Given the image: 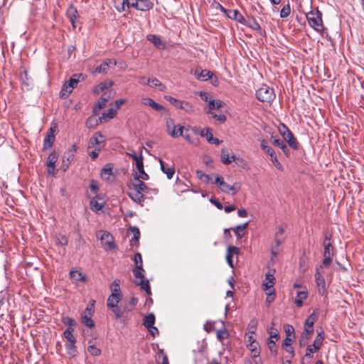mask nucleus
<instances>
[{"label": "nucleus", "mask_w": 364, "mask_h": 364, "mask_svg": "<svg viewBox=\"0 0 364 364\" xmlns=\"http://www.w3.org/2000/svg\"><path fill=\"white\" fill-rule=\"evenodd\" d=\"M136 268L134 269V275L135 277L134 283L141 286V289H144L147 294H151V288L149 284V281H144V269L142 267V257L141 255L139 252L134 255V257Z\"/></svg>", "instance_id": "1"}, {"label": "nucleus", "mask_w": 364, "mask_h": 364, "mask_svg": "<svg viewBox=\"0 0 364 364\" xmlns=\"http://www.w3.org/2000/svg\"><path fill=\"white\" fill-rule=\"evenodd\" d=\"M306 19L311 27L315 31L320 32L323 29V25L322 22V14L318 10L316 11H311L306 14Z\"/></svg>", "instance_id": "2"}, {"label": "nucleus", "mask_w": 364, "mask_h": 364, "mask_svg": "<svg viewBox=\"0 0 364 364\" xmlns=\"http://www.w3.org/2000/svg\"><path fill=\"white\" fill-rule=\"evenodd\" d=\"M258 100L263 102H270L275 97L274 90L266 85H262L256 92Z\"/></svg>", "instance_id": "3"}, {"label": "nucleus", "mask_w": 364, "mask_h": 364, "mask_svg": "<svg viewBox=\"0 0 364 364\" xmlns=\"http://www.w3.org/2000/svg\"><path fill=\"white\" fill-rule=\"evenodd\" d=\"M97 237L100 240L105 250H113L115 247L112 235L107 231L100 230L97 232Z\"/></svg>", "instance_id": "4"}, {"label": "nucleus", "mask_w": 364, "mask_h": 364, "mask_svg": "<svg viewBox=\"0 0 364 364\" xmlns=\"http://www.w3.org/2000/svg\"><path fill=\"white\" fill-rule=\"evenodd\" d=\"M166 129L168 134H170L173 138H178L183 135V132L184 131V127L180 124L176 125L174 124V121L171 118L166 119Z\"/></svg>", "instance_id": "5"}, {"label": "nucleus", "mask_w": 364, "mask_h": 364, "mask_svg": "<svg viewBox=\"0 0 364 364\" xmlns=\"http://www.w3.org/2000/svg\"><path fill=\"white\" fill-rule=\"evenodd\" d=\"M165 98L176 108L184 110L187 113H191L194 110L193 105L188 102L181 101L172 97H165Z\"/></svg>", "instance_id": "6"}, {"label": "nucleus", "mask_w": 364, "mask_h": 364, "mask_svg": "<svg viewBox=\"0 0 364 364\" xmlns=\"http://www.w3.org/2000/svg\"><path fill=\"white\" fill-rule=\"evenodd\" d=\"M72 77L68 82H65L63 86L60 91V96L63 98L67 97L73 91V90L77 86L79 80Z\"/></svg>", "instance_id": "7"}, {"label": "nucleus", "mask_w": 364, "mask_h": 364, "mask_svg": "<svg viewBox=\"0 0 364 364\" xmlns=\"http://www.w3.org/2000/svg\"><path fill=\"white\" fill-rule=\"evenodd\" d=\"M270 337L267 344L271 353L274 355H277V350L276 347V341L279 339V333L277 329L271 328L269 331Z\"/></svg>", "instance_id": "8"}, {"label": "nucleus", "mask_w": 364, "mask_h": 364, "mask_svg": "<svg viewBox=\"0 0 364 364\" xmlns=\"http://www.w3.org/2000/svg\"><path fill=\"white\" fill-rule=\"evenodd\" d=\"M284 132L280 129V134L282 135L284 139L288 143V144L294 149H298V145L296 139H294L291 131L285 126L283 125Z\"/></svg>", "instance_id": "9"}, {"label": "nucleus", "mask_w": 364, "mask_h": 364, "mask_svg": "<svg viewBox=\"0 0 364 364\" xmlns=\"http://www.w3.org/2000/svg\"><path fill=\"white\" fill-rule=\"evenodd\" d=\"M274 270H269L265 274V281L262 284L263 290L264 291H271L274 290V284L275 282V278L274 276Z\"/></svg>", "instance_id": "10"}, {"label": "nucleus", "mask_w": 364, "mask_h": 364, "mask_svg": "<svg viewBox=\"0 0 364 364\" xmlns=\"http://www.w3.org/2000/svg\"><path fill=\"white\" fill-rule=\"evenodd\" d=\"M55 127H51L48 131L46 136L44 139L43 143V149H46L48 148H50L53 146V141L55 140Z\"/></svg>", "instance_id": "11"}, {"label": "nucleus", "mask_w": 364, "mask_h": 364, "mask_svg": "<svg viewBox=\"0 0 364 364\" xmlns=\"http://www.w3.org/2000/svg\"><path fill=\"white\" fill-rule=\"evenodd\" d=\"M105 141V136L101 132H96L90 139L88 148L100 146V144Z\"/></svg>", "instance_id": "12"}, {"label": "nucleus", "mask_w": 364, "mask_h": 364, "mask_svg": "<svg viewBox=\"0 0 364 364\" xmlns=\"http://www.w3.org/2000/svg\"><path fill=\"white\" fill-rule=\"evenodd\" d=\"M247 346L253 353V357L257 358L259 355V351L258 350V343L254 339L252 336H248L247 340Z\"/></svg>", "instance_id": "13"}, {"label": "nucleus", "mask_w": 364, "mask_h": 364, "mask_svg": "<svg viewBox=\"0 0 364 364\" xmlns=\"http://www.w3.org/2000/svg\"><path fill=\"white\" fill-rule=\"evenodd\" d=\"M110 64L115 65L116 62H112V60H107L103 62L99 66H97L95 68V69L92 71V73L95 75V74H101V73H107Z\"/></svg>", "instance_id": "14"}, {"label": "nucleus", "mask_w": 364, "mask_h": 364, "mask_svg": "<svg viewBox=\"0 0 364 364\" xmlns=\"http://www.w3.org/2000/svg\"><path fill=\"white\" fill-rule=\"evenodd\" d=\"M213 75V73L208 70H200L197 68L194 72L196 77L202 81H206L208 79H210Z\"/></svg>", "instance_id": "15"}, {"label": "nucleus", "mask_w": 364, "mask_h": 364, "mask_svg": "<svg viewBox=\"0 0 364 364\" xmlns=\"http://www.w3.org/2000/svg\"><path fill=\"white\" fill-rule=\"evenodd\" d=\"M240 252V250L237 247L235 246H229L227 251L226 255V260L228 264L230 267H233V261H232V257L234 255H238Z\"/></svg>", "instance_id": "16"}, {"label": "nucleus", "mask_w": 364, "mask_h": 364, "mask_svg": "<svg viewBox=\"0 0 364 364\" xmlns=\"http://www.w3.org/2000/svg\"><path fill=\"white\" fill-rule=\"evenodd\" d=\"M92 314V310L90 308H87L82 317V323L90 328L93 327L95 325L93 321L91 319Z\"/></svg>", "instance_id": "17"}, {"label": "nucleus", "mask_w": 364, "mask_h": 364, "mask_svg": "<svg viewBox=\"0 0 364 364\" xmlns=\"http://www.w3.org/2000/svg\"><path fill=\"white\" fill-rule=\"evenodd\" d=\"M318 318L317 314L314 311L306 320L304 323V330H308L314 333V323Z\"/></svg>", "instance_id": "18"}, {"label": "nucleus", "mask_w": 364, "mask_h": 364, "mask_svg": "<svg viewBox=\"0 0 364 364\" xmlns=\"http://www.w3.org/2000/svg\"><path fill=\"white\" fill-rule=\"evenodd\" d=\"M141 103L144 105L151 107L152 109L156 111H161L164 109V107L159 103L154 102L152 99L149 97H144L141 99Z\"/></svg>", "instance_id": "19"}, {"label": "nucleus", "mask_w": 364, "mask_h": 364, "mask_svg": "<svg viewBox=\"0 0 364 364\" xmlns=\"http://www.w3.org/2000/svg\"><path fill=\"white\" fill-rule=\"evenodd\" d=\"M111 97L110 94L105 93L99 100L96 106L93 108V112L95 113L105 107L107 101Z\"/></svg>", "instance_id": "20"}, {"label": "nucleus", "mask_w": 364, "mask_h": 364, "mask_svg": "<svg viewBox=\"0 0 364 364\" xmlns=\"http://www.w3.org/2000/svg\"><path fill=\"white\" fill-rule=\"evenodd\" d=\"M315 279H316V284H317L318 287H319L320 294H323V292L325 291L326 282H325L324 277L321 274L318 269L316 270V272L315 274Z\"/></svg>", "instance_id": "21"}, {"label": "nucleus", "mask_w": 364, "mask_h": 364, "mask_svg": "<svg viewBox=\"0 0 364 364\" xmlns=\"http://www.w3.org/2000/svg\"><path fill=\"white\" fill-rule=\"evenodd\" d=\"M147 39L151 41L156 48L159 49H163L165 48V44L162 41V40L159 38V36L156 35H148Z\"/></svg>", "instance_id": "22"}, {"label": "nucleus", "mask_w": 364, "mask_h": 364, "mask_svg": "<svg viewBox=\"0 0 364 364\" xmlns=\"http://www.w3.org/2000/svg\"><path fill=\"white\" fill-rule=\"evenodd\" d=\"M132 186L136 192H139L143 194V193H146L148 188L146 184L141 180L134 179V181L132 183Z\"/></svg>", "instance_id": "23"}, {"label": "nucleus", "mask_w": 364, "mask_h": 364, "mask_svg": "<svg viewBox=\"0 0 364 364\" xmlns=\"http://www.w3.org/2000/svg\"><path fill=\"white\" fill-rule=\"evenodd\" d=\"M330 239L328 237V236H326L325 241L323 242V257H331L333 256V247L331 242H326V240H329Z\"/></svg>", "instance_id": "24"}, {"label": "nucleus", "mask_w": 364, "mask_h": 364, "mask_svg": "<svg viewBox=\"0 0 364 364\" xmlns=\"http://www.w3.org/2000/svg\"><path fill=\"white\" fill-rule=\"evenodd\" d=\"M137 171L138 173L135 175L134 179L138 180H144L146 181L149 179V175L144 171V164H141V163H138L137 164Z\"/></svg>", "instance_id": "25"}, {"label": "nucleus", "mask_w": 364, "mask_h": 364, "mask_svg": "<svg viewBox=\"0 0 364 364\" xmlns=\"http://www.w3.org/2000/svg\"><path fill=\"white\" fill-rule=\"evenodd\" d=\"M105 205V201L102 198H93L90 200L91 209L95 211L100 210Z\"/></svg>", "instance_id": "26"}, {"label": "nucleus", "mask_w": 364, "mask_h": 364, "mask_svg": "<svg viewBox=\"0 0 364 364\" xmlns=\"http://www.w3.org/2000/svg\"><path fill=\"white\" fill-rule=\"evenodd\" d=\"M284 227L281 225L278 228L275 232V243L279 247L284 241Z\"/></svg>", "instance_id": "27"}, {"label": "nucleus", "mask_w": 364, "mask_h": 364, "mask_svg": "<svg viewBox=\"0 0 364 364\" xmlns=\"http://www.w3.org/2000/svg\"><path fill=\"white\" fill-rule=\"evenodd\" d=\"M312 334H313V332H311L308 330H304V331L299 338V341L300 347H304L307 344V343H308L309 340L311 338Z\"/></svg>", "instance_id": "28"}, {"label": "nucleus", "mask_w": 364, "mask_h": 364, "mask_svg": "<svg viewBox=\"0 0 364 364\" xmlns=\"http://www.w3.org/2000/svg\"><path fill=\"white\" fill-rule=\"evenodd\" d=\"M324 339V332L323 331L318 333L314 344L312 345L314 348V351H318L322 346L323 341Z\"/></svg>", "instance_id": "29"}, {"label": "nucleus", "mask_w": 364, "mask_h": 364, "mask_svg": "<svg viewBox=\"0 0 364 364\" xmlns=\"http://www.w3.org/2000/svg\"><path fill=\"white\" fill-rule=\"evenodd\" d=\"M159 161L160 164L161 170L163 171V173H164L166 175V176L168 179H171L175 173L174 168L173 167L166 168L164 163L161 159H159Z\"/></svg>", "instance_id": "30"}, {"label": "nucleus", "mask_w": 364, "mask_h": 364, "mask_svg": "<svg viewBox=\"0 0 364 364\" xmlns=\"http://www.w3.org/2000/svg\"><path fill=\"white\" fill-rule=\"evenodd\" d=\"M112 176V168L109 164H107L101 171V177L105 181H109Z\"/></svg>", "instance_id": "31"}, {"label": "nucleus", "mask_w": 364, "mask_h": 364, "mask_svg": "<svg viewBox=\"0 0 364 364\" xmlns=\"http://www.w3.org/2000/svg\"><path fill=\"white\" fill-rule=\"evenodd\" d=\"M272 143L274 146H277V147L280 148V149L284 151V153L286 155H288V154H289V149H288V148H287V146L285 144V143H284L282 140H281V139H279L274 138V137L272 136Z\"/></svg>", "instance_id": "32"}, {"label": "nucleus", "mask_w": 364, "mask_h": 364, "mask_svg": "<svg viewBox=\"0 0 364 364\" xmlns=\"http://www.w3.org/2000/svg\"><path fill=\"white\" fill-rule=\"evenodd\" d=\"M308 296V292L306 291H299L296 294V297L295 299V304L298 307H301L303 305V302L305 299H306Z\"/></svg>", "instance_id": "33"}, {"label": "nucleus", "mask_w": 364, "mask_h": 364, "mask_svg": "<svg viewBox=\"0 0 364 364\" xmlns=\"http://www.w3.org/2000/svg\"><path fill=\"white\" fill-rule=\"evenodd\" d=\"M152 4L149 0H138L136 9L139 11L149 10Z\"/></svg>", "instance_id": "34"}, {"label": "nucleus", "mask_w": 364, "mask_h": 364, "mask_svg": "<svg viewBox=\"0 0 364 364\" xmlns=\"http://www.w3.org/2000/svg\"><path fill=\"white\" fill-rule=\"evenodd\" d=\"M121 299L122 298L119 296H115V294H110L107 301V308L118 306V304L121 301Z\"/></svg>", "instance_id": "35"}, {"label": "nucleus", "mask_w": 364, "mask_h": 364, "mask_svg": "<svg viewBox=\"0 0 364 364\" xmlns=\"http://www.w3.org/2000/svg\"><path fill=\"white\" fill-rule=\"evenodd\" d=\"M227 15L230 18L235 19L241 23H245V18L237 10L229 11Z\"/></svg>", "instance_id": "36"}, {"label": "nucleus", "mask_w": 364, "mask_h": 364, "mask_svg": "<svg viewBox=\"0 0 364 364\" xmlns=\"http://www.w3.org/2000/svg\"><path fill=\"white\" fill-rule=\"evenodd\" d=\"M77 9L73 6H70L67 11V16L70 21L72 23L73 28L75 26V20L77 18Z\"/></svg>", "instance_id": "37"}, {"label": "nucleus", "mask_w": 364, "mask_h": 364, "mask_svg": "<svg viewBox=\"0 0 364 364\" xmlns=\"http://www.w3.org/2000/svg\"><path fill=\"white\" fill-rule=\"evenodd\" d=\"M70 277L72 279L75 280V282H85L86 277L84 274H82V272L77 271V270H72L70 272Z\"/></svg>", "instance_id": "38"}, {"label": "nucleus", "mask_w": 364, "mask_h": 364, "mask_svg": "<svg viewBox=\"0 0 364 364\" xmlns=\"http://www.w3.org/2000/svg\"><path fill=\"white\" fill-rule=\"evenodd\" d=\"M240 189V185L239 183H235L232 186H230L226 183V187H221V191L225 193H229L232 191V194H235Z\"/></svg>", "instance_id": "39"}, {"label": "nucleus", "mask_w": 364, "mask_h": 364, "mask_svg": "<svg viewBox=\"0 0 364 364\" xmlns=\"http://www.w3.org/2000/svg\"><path fill=\"white\" fill-rule=\"evenodd\" d=\"M155 323V316L154 314L151 313L146 316L143 321V324L146 328H150L154 325Z\"/></svg>", "instance_id": "40"}, {"label": "nucleus", "mask_w": 364, "mask_h": 364, "mask_svg": "<svg viewBox=\"0 0 364 364\" xmlns=\"http://www.w3.org/2000/svg\"><path fill=\"white\" fill-rule=\"evenodd\" d=\"M147 85L152 87H159V90L163 91L165 89V85L161 84L159 80L156 78H148L147 80Z\"/></svg>", "instance_id": "41"}, {"label": "nucleus", "mask_w": 364, "mask_h": 364, "mask_svg": "<svg viewBox=\"0 0 364 364\" xmlns=\"http://www.w3.org/2000/svg\"><path fill=\"white\" fill-rule=\"evenodd\" d=\"M58 159V155L55 151H53L48 157L46 165L48 167L55 166V163Z\"/></svg>", "instance_id": "42"}, {"label": "nucleus", "mask_w": 364, "mask_h": 364, "mask_svg": "<svg viewBox=\"0 0 364 364\" xmlns=\"http://www.w3.org/2000/svg\"><path fill=\"white\" fill-rule=\"evenodd\" d=\"M247 223H245L242 225H237L232 229L237 239H241L244 233H242V232L245 230L247 227Z\"/></svg>", "instance_id": "43"}, {"label": "nucleus", "mask_w": 364, "mask_h": 364, "mask_svg": "<svg viewBox=\"0 0 364 364\" xmlns=\"http://www.w3.org/2000/svg\"><path fill=\"white\" fill-rule=\"evenodd\" d=\"M156 361L159 364H168L167 355L163 350H159L156 355Z\"/></svg>", "instance_id": "44"}, {"label": "nucleus", "mask_w": 364, "mask_h": 364, "mask_svg": "<svg viewBox=\"0 0 364 364\" xmlns=\"http://www.w3.org/2000/svg\"><path fill=\"white\" fill-rule=\"evenodd\" d=\"M137 2L138 0H123L122 3V9L126 10V9H129L130 7L136 9Z\"/></svg>", "instance_id": "45"}, {"label": "nucleus", "mask_w": 364, "mask_h": 364, "mask_svg": "<svg viewBox=\"0 0 364 364\" xmlns=\"http://www.w3.org/2000/svg\"><path fill=\"white\" fill-rule=\"evenodd\" d=\"M73 328L68 327L63 333L65 338L69 343H75L76 339L73 336Z\"/></svg>", "instance_id": "46"}, {"label": "nucleus", "mask_w": 364, "mask_h": 364, "mask_svg": "<svg viewBox=\"0 0 364 364\" xmlns=\"http://www.w3.org/2000/svg\"><path fill=\"white\" fill-rule=\"evenodd\" d=\"M221 161L226 165L230 164L232 161V156H230L225 149H223L221 151Z\"/></svg>", "instance_id": "47"}, {"label": "nucleus", "mask_w": 364, "mask_h": 364, "mask_svg": "<svg viewBox=\"0 0 364 364\" xmlns=\"http://www.w3.org/2000/svg\"><path fill=\"white\" fill-rule=\"evenodd\" d=\"M68 240L67 237L61 234H58L55 235V243L58 245L65 247L68 245Z\"/></svg>", "instance_id": "48"}, {"label": "nucleus", "mask_w": 364, "mask_h": 364, "mask_svg": "<svg viewBox=\"0 0 364 364\" xmlns=\"http://www.w3.org/2000/svg\"><path fill=\"white\" fill-rule=\"evenodd\" d=\"M117 109L114 107L109 108L107 112L103 113L102 119L107 120L109 119H112L117 114Z\"/></svg>", "instance_id": "49"}, {"label": "nucleus", "mask_w": 364, "mask_h": 364, "mask_svg": "<svg viewBox=\"0 0 364 364\" xmlns=\"http://www.w3.org/2000/svg\"><path fill=\"white\" fill-rule=\"evenodd\" d=\"M267 294V298L265 300V304L267 306H269L272 302H273L275 299V290L271 291H264Z\"/></svg>", "instance_id": "50"}, {"label": "nucleus", "mask_w": 364, "mask_h": 364, "mask_svg": "<svg viewBox=\"0 0 364 364\" xmlns=\"http://www.w3.org/2000/svg\"><path fill=\"white\" fill-rule=\"evenodd\" d=\"M261 148L270 156H273L274 154H275L274 151L267 145V142L265 140L261 141Z\"/></svg>", "instance_id": "51"}, {"label": "nucleus", "mask_w": 364, "mask_h": 364, "mask_svg": "<svg viewBox=\"0 0 364 364\" xmlns=\"http://www.w3.org/2000/svg\"><path fill=\"white\" fill-rule=\"evenodd\" d=\"M131 231L133 234V238L131 240L132 245H134L137 243L138 240L140 236L139 230L136 227H133L131 228Z\"/></svg>", "instance_id": "52"}, {"label": "nucleus", "mask_w": 364, "mask_h": 364, "mask_svg": "<svg viewBox=\"0 0 364 364\" xmlns=\"http://www.w3.org/2000/svg\"><path fill=\"white\" fill-rule=\"evenodd\" d=\"M232 161H235L238 166L243 168H247V164L242 158L236 157L235 155H232Z\"/></svg>", "instance_id": "53"}, {"label": "nucleus", "mask_w": 364, "mask_h": 364, "mask_svg": "<svg viewBox=\"0 0 364 364\" xmlns=\"http://www.w3.org/2000/svg\"><path fill=\"white\" fill-rule=\"evenodd\" d=\"M200 136L205 137L207 141L210 143L211 140H213V136L210 132V129L206 128L200 131Z\"/></svg>", "instance_id": "54"}, {"label": "nucleus", "mask_w": 364, "mask_h": 364, "mask_svg": "<svg viewBox=\"0 0 364 364\" xmlns=\"http://www.w3.org/2000/svg\"><path fill=\"white\" fill-rule=\"evenodd\" d=\"M108 309H110L112 312L114 314V318L116 320L119 319L123 315V311L120 310L118 306H114V307H110Z\"/></svg>", "instance_id": "55"}, {"label": "nucleus", "mask_w": 364, "mask_h": 364, "mask_svg": "<svg viewBox=\"0 0 364 364\" xmlns=\"http://www.w3.org/2000/svg\"><path fill=\"white\" fill-rule=\"evenodd\" d=\"M127 155L135 161L136 167H137L138 163H141V164H144L143 156L141 154H140V156H137L135 153H127Z\"/></svg>", "instance_id": "56"}, {"label": "nucleus", "mask_w": 364, "mask_h": 364, "mask_svg": "<svg viewBox=\"0 0 364 364\" xmlns=\"http://www.w3.org/2000/svg\"><path fill=\"white\" fill-rule=\"evenodd\" d=\"M87 351L94 356H98L101 354V350L94 345L87 347Z\"/></svg>", "instance_id": "57"}, {"label": "nucleus", "mask_w": 364, "mask_h": 364, "mask_svg": "<svg viewBox=\"0 0 364 364\" xmlns=\"http://www.w3.org/2000/svg\"><path fill=\"white\" fill-rule=\"evenodd\" d=\"M198 177L203 181L205 182L206 183H208L211 181L210 177L203 173L201 171H196Z\"/></svg>", "instance_id": "58"}, {"label": "nucleus", "mask_w": 364, "mask_h": 364, "mask_svg": "<svg viewBox=\"0 0 364 364\" xmlns=\"http://www.w3.org/2000/svg\"><path fill=\"white\" fill-rule=\"evenodd\" d=\"M228 336V332L226 329L223 328L218 331L217 332V338L220 341H223L225 338Z\"/></svg>", "instance_id": "59"}, {"label": "nucleus", "mask_w": 364, "mask_h": 364, "mask_svg": "<svg viewBox=\"0 0 364 364\" xmlns=\"http://www.w3.org/2000/svg\"><path fill=\"white\" fill-rule=\"evenodd\" d=\"M290 12H291L290 6L289 4H287L282 9V10L280 11V17L286 18L290 14Z\"/></svg>", "instance_id": "60"}, {"label": "nucleus", "mask_w": 364, "mask_h": 364, "mask_svg": "<svg viewBox=\"0 0 364 364\" xmlns=\"http://www.w3.org/2000/svg\"><path fill=\"white\" fill-rule=\"evenodd\" d=\"M62 322L65 324V325H67L68 326V327H70L71 326H75L76 325V322L74 319L68 317V316H65L62 318Z\"/></svg>", "instance_id": "61"}, {"label": "nucleus", "mask_w": 364, "mask_h": 364, "mask_svg": "<svg viewBox=\"0 0 364 364\" xmlns=\"http://www.w3.org/2000/svg\"><path fill=\"white\" fill-rule=\"evenodd\" d=\"M216 109L215 100L210 99L208 102V109L205 111L207 114H211L213 113V110Z\"/></svg>", "instance_id": "62"}, {"label": "nucleus", "mask_w": 364, "mask_h": 364, "mask_svg": "<svg viewBox=\"0 0 364 364\" xmlns=\"http://www.w3.org/2000/svg\"><path fill=\"white\" fill-rule=\"evenodd\" d=\"M284 331L286 333V337H291V336L293 338L294 337V329L292 326L286 325L284 326Z\"/></svg>", "instance_id": "63"}, {"label": "nucleus", "mask_w": 364, "mask_h": 364, "mask_svg": "<svg viewBox=\"0 0 364 364\" xmlns=\"http://www.w3.org/2000/svg\"><path fill=\"white\" fill-rule=\"evenodd\" d=\"M75 343H69L66 345V350L69 355H74L75 353Z\"/></svg>", "instance_id": "64"}]
</instances>
